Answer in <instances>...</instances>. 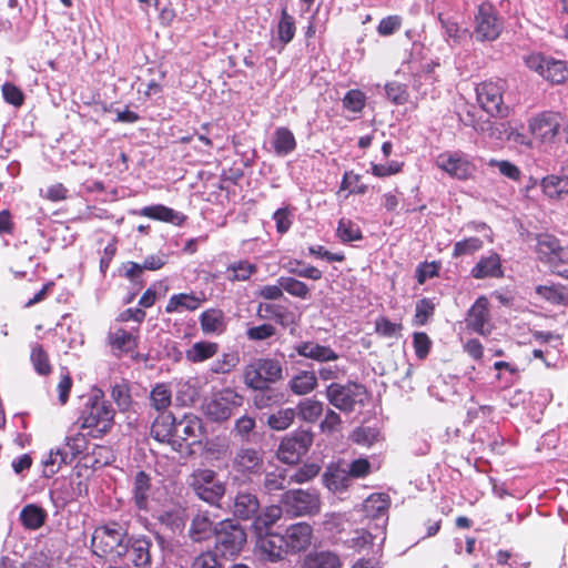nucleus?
<instances>
[{"label":"nucleus","instance_id":"nucleus-1","mask_svg":"<svg viewBox=\"0 0 568 568\" xmlns=\"http://www.w3.org/2000/svg\"><path fill=\"white\" fill-rule=\"evenodd\" d=\"M80 428L90 429L93 437H101L109 433L114 423V409L104 399L101 390L93 392L79 417Z\"/></svg>","mask_w":568,"mask_h":568},{"label":"nucleus","instance_id":"nucleus-2","mask_svg":"<svg viewBox=\"0 0 568 568\" xmlns=\"http://www.w3.org/2000/svg\"><path fill=\"white\" fill-rule=\"evenodd\" d=\"M126 530L116 523L97 527L91 537V547L94 555L122 558L125 548Z\"/></svg>","mask_w":568,"mask_h":568},{"label":"nucleus","instance_id":"nucleus-3","mask_svg":"<svg viewBox=\"0 0 568 568\" xmlns=\"http://www.w3.org/2000/svg\"><path fill=\"white\" fill-rule=\"evenodd\" d=\"M243 377L247 387L265 390L283 378V367L277 359L255 358L245 366Z\"/></svg>","mask_w":568,"mask_h":568},{"label":"nucleus","instance_id":"nucleus-4","mask_svg":"<svg viewBox=\"0 0 568 568\" xmlns=\"http://www.w3.org/2000/svg\"><path fill=\"white\" fill-rule=\"evenodd\" d=\"M186 484L201 500L211 505H216L226 491V484L219 478L216 471L209 468L194 469Z\"/></svg>","mask_w":568,"mask_h":568},{"label":"nucleus","instance_id":"nucleus-5","mask_svg":"<svg viewBox=\"0 0 568 568\" xmlns=\"http://www.w3.org/2000/svg\"><path fill=\"white\" fill-rule=\"evenodd\" d=\"M507 83L503 79L487 80L476 85V98L480 108L491 116H506L508 108L504 103Z\"/></svg>","mask_w":568,"mask_h":568},{"label":"nucleus","instance_id":"nucleus-6","mask_svg":"<svg viewBox=\"0 0 568 568\" xmlns=\"http://www.w3.org/2000/svg\"><path fill=\"white\" fill-rule=\"evenodd\" d=\"M243 404V396L233 388L226 387L216 393L206 400L204 412L209 418L214 422H224L229 419L234 409Z\"/></svg>","mask_w":568,"mask_h":568},{"label":"nucleus","instance_id":"nucleus-7","mask_svg":"<svg viewBox=\"0 0 568 568\" xmlns=\"http://www.w3.org/2000/svg\"><path fill=\"white\" fill-rule=\"evenodd\" d=\"M285 511L294 517L314 515L320 511V495L315 490H287L282 499Z\"/></svg>","mask_w":568,"mask_h":568},{"label":"nucleus","instance_id":"nucleus-8","mask_svg":"<svg viewBox=\"0 0 568 568\" xmlns=\"http://www.w3.org/2000/svg\"><path fill=\"white\" fill-rule=\"evenodd\" d=\"M525 63L527 68L554 84H561L568 79V68L562 60L541 53H531L525 58Z\"/></svg>","mask_w":568,"mask_h":568},{"label":"nucleus","instance_id":"nucleus-9","mask_svg":"<svg viewBox=\"0 0 568 568\" xmlns=\"http://www.w3.org/2000/svg\"><path fill=\"white\" fill-rule=\"evenodd\" d=\"M216 548L224 556L237 555L246 542L244 529L233 520L219 523L215 529Z\"/></svg>","mask_w":568,"mask_h":568},{"label":"nucleus","instance_id":"nucleus-10","mask_svg":"<svg viewBox=\"0 0 568 568\" xmlns=\"http://www.w3.org/2000/svg\"><path fill=\"white\" fill-rule=\"evenodd\" d=\"M501 30L503 23L495 8L487 2L479 4L475 16V38L480 42L494 41L500 36Z\"/></svg>","mask_w":568,"mask_h":568},{"label":"nucleus","instance_id":"nucleus-11","mask_svg":"<svg viewBox=\"0 0 568 568\" xmlns=\"http://www.w3.org/2000/svg\"><path fill=\"white\" fill-rule=\"evenodd\" d=\"M326 396L329 403L336 408L351 412L357 403H363L365 388L356 383L345 385L332 383L327 387Z\"/></svg>","mask_w":568,"mask_h":568},{"label":"nucleus","instance_id":"nucleus-12","mask_svg":"<svg viewBox=\"0 0 568 568\" xmlns=\"http://www.w3.org/2000/svg\"><path fill=\"white\" fill-rule=\"evenodd\" d=\"M255 534V555L260 560L280 562L288 555L282 534L271 531Z\"/></svg>","mask_w":568,"mask_h":568},{"label":"nucleus","instance_id":"nucleus-13","mask_svg":"<svg viewBox=\"0 0 568 568\" xmlns=\"http://www.w3.org/2000/svg\"><path fill=\"white\" fill-rule=\"evenodd\" d=\"M435 164L449 176L458 180H468L476 171L469 156L462 152H443L436 158Z\"/></svg>","mask_w":568,"mask_h":568},{"label":"nucleus","instance_id":"nucleus-14","mask_svg":"<svg viewBox=\"0 0 568 568\" xmlns=\"http://www.w3.org/2000/svg\"><path fill=\"white\" fill-rule=\"evenodd\" d=\"M313 443L310 432L300 430L285 437L277 449V457L285 464H296Z\"/></svg>","mask_w":568,"mask_h":568},{"label":"nucleus","instance_id":"nucleus-15","mask_svg":"<svg viewBox=\"0 0 568 568\" xmlns=\"http://www.w3.org/2000/svg\"><path fill=\"white\" fill-rule=\"evenodd\" d=\"M287 554L294 555L308 549L313 540V528L307 523L293 524L282 534Z\"/></svg>","mask_w":568,"mask_h":568},{"label":"nucleus","instance_id":"nucleus-16","mask_svg":"<svg viewBox=\"0 0 568 568\" xmlns=\"http://www.w3.org/2000/svg\"><path fill=\"white\" fill-rule=\"evenodd\" d=\"M466 325L475 333L487 336L490 334L489 302L486 296H479L467 313Z\"/></svg>","mask_w":568,"mask_h":568},{"label":"nucleus","instance_id":"nucleus-17","mask_svg":"<svg viewBox=\"0 0 568 568\" xmlns=\"http://www.w3.org/2000/svg\"><path fill=\"white\" fill-rule=\"evenodd\" d=\"M560 129V115L554 112H541L530 119L529 130L541 142H551Z\"/></svg>","mask_w":568,"mask_h":568},{"label":"nucleus","instance_id":"nucleus-18","mask_svg":"<svg viewBox=\"0 0 568 568\" xmlns=\"http://www.w3.org/2000/svg\"><path fill=\"white\" fill-rule=\"evenodd\" d=\"M263 453L252 447L240 448L232 460L235 471L242 475H257L263 469Z\"/></svg>","mask_w":568,"mask_h":568},{"label":"nucleus","instance_id":"nucleus-19","mask_svg":"<svg viewBox=\"0 0 568 568\" xmlns=\"http://www.w3.org/2000/svg\"><path fill=\"white\" fill-rule=\"evenodd\" d=\"M470 275L475 280L504 277L500 255L490 251L487 255L480 256L477 263L471 267Z\"/></svg>","mask_w":568,"mask_h":568},{"label":"nucleus","instance_id":"nucleus-20","mask_svg":"<svg viewBox=\"0 0 568 568\" xmlns=\"http://www.w3.org/2000/svg\"><path fill=\"white\" fill-rule=\"evenodd\" d=\"M152 541L146 537L129 538L125 542V556L136 568H148L151 565Z\"/></svg>","mask_w":568,"mask_h":568},{"label":"nucleus","instance_id":"nucleus-21","mask_svg":"<svg viewBox=\"0 0 568 568\" xmlns=\"http://www.w3.org/2000/svg\"><path fill=\"white\" fill-rule=\"evenodd\" d=\"M323 481L328 490L341 494L351 487L353 479L344 466V463H339L332 464L326 468L323 475Z\"/></svg>","mask_w":568,"mask_h":568},{"label":"nucleus","instance_id":"nucleus-22","mask_svg":"<svg viewBox=\"0 0 568 568\" xmlns=\"http://www.w3.org/2000/svg\"><path fill=\"white\" fill-rule=\"evenodd\" d=\"M261 508L257 496L250 491H239L233 500V515L241 520L255 518Z\"/></svg>","mask_w":568,"mask_h":568},{"label":"nucleus","instance_id":"nucleus-23","mask_svg":"<svg viewBox=\"0 0 568 568\" xmlns=\"http://www.w3.org/2000/svg\"><path fill=\"white\" fill-rule=\"evenodd\" d=\"M204 293L194 294V293H179L172 295L168 304L165 306V312L179 313L183 311L193 312L197 310L205 302Z\"/></svg>","mask_w":568,"mask_h":568},{"label":"nucleus","instance_id":"nucleus-24","mask_svg":"<svg viewBox=\"0 0 568 568\" xmlns=\"http://www.w3.org/2000/svg\"><path fill=\"white\" fill-rule=\"evenodd\" d=\"M437 19L443 29L444 39L450 47L459 45L470 37L469 30L459 26L454 19L443 13H438Z\"/></svg>","mask_w":568,"mask_h":568},{"label":"nucleus","instance_id":"nucleus-25","mask_svg":"<svg viewBox=\"0 0 568 568\" xmlns=\"http://www.w3.org/2000/svg\"><path fill=\"white\" fill-rule=\"evenodd\" d=\"M294 348L300 356L317 362H333L338 358V354L329 346L320 345L315 342H302Z\"/></svg>","mask_w":568,"mask_h":568},{"label":"nucleus","instance_id":"nucleus-26","mask_svg":"<svg viewBox=\"0 0 568 568\" xmlns=\"http://www.w3.org/2000/svg\"><path fill=\"white\" fill-rule=\"evenodd\" d=\"M156 520L169 529L171 532H181L186 523L185 509L181 506H173L168 509H162L155 516Z\"/></svg>","mask_w":568,"mask_h":568},{"label":"nucleus","instance_id":"nucleus-27","mask_svg":"<svg viewBox=\"0 0 568 568\" xmlns=\"http://www.w3.org/2000/svg\"><path fill=\"white\" fill-rule=\"evenodd\" d=\"M564 246L560 245V242L557 237L550 234H540L537 237L536 243V253L540 262L548 265L550 268L551 263H554L555 257L557 256L559 250H562Z\"/></svg>","mask_w":568,"mask_h":568},{"label":"nucleus","instance_id":"nucleus-28","mask_svg":"<svg viewBox=\"0 0 568 568\" xmlns=\"http://www.w3.org/2000/svg\"><path fill=\"white\" fill-rule=\"evenodd\" d=\"M200 326L204 334H222L226 328L225 315L222 310L210 308L200 315Z\"/></svg>","mask_w":568,"mask_h":568},{"label":"nucleus","instance_id":"nucleus-29","mask_svg":"<svg viewBox=\"0 0 568 568\" xmlns=\"http://www.w3.org/2000/svg\"><path fill=\"white\" fill-rule=\"evenodd\" d=\"M219 349L220 346L215 342L199 341L185 351V359L192 364H200L213 358Z\"/></svg>","mask_w":568,"mask_h":568},{"label":"nucleus","instance_id":"nucleus-30","mask_svg":"<svg viewBox=\"0 0 568 568\" xmlns=\"http://www.w3.org/2000/svg\"><path fill=\"white\" fill-rule=\"evenodd\" d=\"M140 214L149 219L169 222L175 225H181L185 221V216L182 213L162 204L144 206L141 209Z\"/></svg>","mask_w":568,"mask_h":568},{"label":"nucleus","instance_id":"nucleus-31","mask_svg":"<svg viewBox=\"0 0 568 568\" xmlns=\"http://www.w3.org/2000/svg\"><path fill=\"white\" fill-rule=\"evenodd\" d=\"M151 491V478L144 471H138L133 481V501L138 509L146 510Z\"/></svg>","mask_w":568,"mask_h":568},{"label":"nucleus","instance_id":"nucleus-32","mask_svg":"<svg viewBox=\"0 0 568 568\" xmlns=\"http://www.w3.org/2000/svg\"><path fill=\"white\" fill-rule=\"evenodd\" d=\"M271 144L277 156H286L296 149L295 136L285 126H280L274 131Z\"/></svg>","mask_w":568,"mask_h":568},{"label":"nucleus","instance_id":"nucleus-33","mask_svg":"<svg viewBox=\"0 0 568 568\" xmlns=\"http://www.w3.org/2000/svg\"><path fill=\"white\" fill-rule=\"evenodd\" d=\"M339 557L331 551H313L307 554L301 564V568H341Z\"/></svg>","mask_w":568,"mask_h":568},{"label":"nucleus","instance_id":"nucleus-34","mask_svg":"<svg viewBox=\"0 0 568 568\" xmlns=\"http://www.w3.org/2000/svg\"><path fill=\"white\" fill-rule=\"evenodd\" d=\"M202 429V423L195 415H185L182 419H174L173 435L174 438L187 440L196 438Z\"/></svg>","mask_w":568,"mask_h":568},{"label":"nucleus","instance_id":"nucleus-35","mask_svg":"<svg viewBox=\"0 0 568 568\" xmlns=\"http://www.w3.org/2000/svg\"><path fill=\"white\" fill-rule=\"evenodd\" d=\"M317 386V376L311 371H301L288 382L291 392L295 395H307Z\"/></svg>","mask_w":568,"mask_h":568},{"label":"nucleus","instance_id":"nucleus-36","mask_svg":"<svg viewBox=\"0 0 568 568\" xmlns=\"http://www.w3.org/2000/svg\"><path fill=\"white\" fill-rule=\"evenodd\" d=\"M216 528L217 526H214V523L211 520L209 514L199 513L192 519L189 534L194 541H201L215 532Z\"/></svg>","mask_w":568,"mask_h":568},{"label":"nucleus","instance_id":"nucleus-37","mask_svg":"<svg viewBox=\"0 0 568 568\" xmlns=\"http://www.w3.org/2000/svg\"><path fill=\"white\" fill-rule=\"evenodd\" d=\"M544 194L551 199L558 200L564 194L568 193V175H548L545 176L540 182Z\"/></svg>","mask_w":568,"mask_h":568},{"label":"nucleus","instance_id":"nucleus-38","mask_svg":"<svg viewBox=\"0 0 568 568\" xmlns=\"http://www.w3.org/2000/svg\"><path fill=\"white\" fill-rule=\"evenodd\" d=\"M390 499L387 494H373L364 501L363 508L367 517L379 518L387 515Z\"/></svg>","mask_w":568,"mask_h":568},{"label":"nucleus","instance_id":"nucleus-39","mask_svg":"<svg viewBox=\"0 0 568 568\" xmlns=\"http://www.w3.org/2000/svg\"><path fill=\"white\" fill-rule=\"evenodd\" d=\"M47 519L45 510L34 504H29L20 511V520L24 528L37 530L43 526Z\"/></svg>","mask_w":568,"mask_h":568},{"label":"nucleus","instance_id":"nucleus-40","mask_svg":"<svg viewBox=\"0 0 568 568\" xmlns=\"http://www.w3.org/2000/svg\"><path fill=\"white\" fill-rule=\"evenodd\" d=\"M283 508L276 505L266 507L261 514H257L253 520L255 532L268 531V529L282 517Z\"/></svg>","mask_w":568,"mask_h":568},{"label":"nucleus","instance_id":"nucleus-41","mask_svg":"<svg viewBox=\"0 0 568 568\" xmlns=\"http://www.w3.org/2000/svg\"><path fill=\"white\" fill-rule=\"evenodd\" d=\"M110 343L121 353L131 354L133 357V353L138 347V336L123 328H119L110 335Z\"/></svg>","mask_w":568,"mask_h":568},{"label":"nucleus","instance_id":"nucleus-42","mask_svg":"<svg viewBox=\"0 0 568 568\" xmlns=\"http://www.w3.org/2000/svg\"><path fill=\"white\" fill-rule=\"evenodd\" d=\"M173 428L174 417L171 414L162 415L154 420L151 434L159 442H170L174 438Z\"/></svg>","mask_w":568,"mask_h":568},{"label":"nucleus","instance_id":"nucleus-43","mask_svg":"<svg viewBox=\"0 0 568 568\" xmlns=\"http://www.w3.org/2000/svg\"><path fill=\"white\" fill-rule=\"evenodd\" d=\"M257 272V266L246 260L234 262L226 268L227 280L231 282L247 281Z\"/></svg>","mask_w":568,"mask_h":568},{"label":"nucleus","instance_id":"nucleus-44","mask_svg":"<svg viewBox=\"0 0 568 568\" xmlns=\"http://www.w3.org/2000/svg\"><path fill=\"white\" fill-rule=\"evenodd\" d=\"M69 454L62 449L50 450L48 456L43 459V475L52 477L55 475L62 465L68 463Z\"/></svg>","mask_w":568,"mask_h":568},{"label":"nucleus","instance_id":"nucleus-45","mask_svg":"<svg viewBox=\"0 0 568 568\" xmlns=\"http://www.w3.org/2000/svg\"><path fill=\"white\" fill-rule=\"evenodd\" d=\"M336 235L343 243H348L361 240L362 231L355 222L343 217L338 221Z\"/></svg>","mask_w":568,"mask_h":568},{"label":"nucleus","instance_id":"nucleus-46","mask_svg":"<svg viewBox=\"0 0 568 568\" xmlns=\"http://www.w3.org/2000/svg\"><path fill=\"white\" fill-rule=\"evenodd\" d=\"M278 283L282 285L284 292L294 297L306 300L310 296L308 286L295 277L281 276L278 277Z\"/></svg>","mask_w":568,"mask_h":568},{"label":"nucleus","instance_id":"nucleus-47","mask_svg":"<svg viewBox=\"0 0 568 568\" xmlns=\"http://www.w3.org/2000/svg\"><path fill=\"white\" fill-rule=\"evenodd\" d=\"M298 416L308 423H314L323 413V404L318 400L306 398L297 405Z\"/></svg>","mask_w":568,"mask_h":568},{"label":"nucleus","instance_id":"nucleus-48","mask_svg":"<svg viewBox=\"0 0 568 568\" xmlns=\"http://www.w3.org/2000/svg\"><path fill=\"white\" fill-rule=\"evenodd\" d=\"M296 416L294 408H282L267 418V424L272 429L284 430L288 428Z\"/></svg>","mask_w":568,"mask_h":568},{"label":"nucleus","instance_id":"nucleus-49","mask_svg":"<svg viewBox=\"0 0 568 568\" xmlns=\"http://www.w3.org/2000/svg\"><path fill=\"white\" fill-rule=\"evenodd\" d=\"M295 20L294 18L288 14L286 9H283L281 12V19L277 24V37L278 40L287 44L291 42L295 36Z\"/></svg>","mask_w":568,"mask_h":568},{"label":"nucleus","instance_id":"nucleus-50","mask_svg":"<svg viewBox=\"0 0 568 568\" xmlns=\"http://www.w3.org/2000/svg\"><path fill=\"white\" fill-rule=\"evenodd\" d=\"M30 359H31L34 371L39 375L45 376L51 373V364L49 362V356H48L47 352L42 348L41 345L36 344L32 347Z\"/></svg>","mask_w":568,"mask_h":568},{"label":"nucleus","instance_id":"nucleus-51","mask_svg":"<svg viewBox=\"0 0 568 568\" xmlns=\"http://www.w3.org/2000/svg\"><path fill=\"white\" fill-rule=\"evenodd\" d=\"M286 475L284 469H276L265 474L262 487L267 494L282 490L286 487Z\"/></svg>","mask_w":568,"mask_h":568},{"label":"nucleus","instance_id":"nucleus-52","mask_svg":"<svg viewBox=\"0 0 568 568\" xmlns=\"http://www.w3.org/2000/svg\"><path fill=\"white\" fill-rule=\"evenodd\" d=\"M483 246L484 243L479 237L471 236L464 239L454 244L453 257L457 258L465 255H473L481 250Z\"/></svg>","mask_w":568,"mask_h":568},{"label":"nucleus","instance_id":"nucleus-53","mask_svg":"<svg viewBox=\"0 0 568 568\" xmlns=\"http://www.w3.org/2000/svg\"><path fill=\"white\" fill-rule=\"evenodd\" d=\"M171 397L170 388L164 384H158L150 395L151 405L156 410H164L171 405Z\"/></svg>","mask_w":568,"mask_h":568},{"label":"nucleus","instance_id":"nucleus-54","mask_svg":"<svg viewBox=\"0 0 568 568\" xmlns=\"http://www.w3.org/2000/svg\"><path fill=\"white\" fill-rule=\"evenodd\" d=\"M387 99L396 104L402 105L408 101V91L405 84L398 82H388L385 85Z\"/></svg>","mask_w":568,"mask_h":568},{"label":"nucleus","instance_id":"nucleus-55","mask_svg":"<svg viewBox=\"0 0 568 568\" xmlns=\"http://www.w3.org/2000/svg\"><path fill=\"white\" fill-rule=\"evenodd\" d=\"M375 331L378 335L387 338L397 337L402 331L400 323L390 322L386 317H378L375 321Z\"/></svg>","mask_w":568,"mask_h":568},{"label":"nucleus","instance_id":"nucleus-56","mask_svg":"<svg viewBox=\"0 0 568 568\" xmlns=\"http://www.w3.org/2000/svg\"><path fill=\"white\" fill-rule=\"evenodd\" d=\"M536 294L551 304H564L567 295L554 285H538Z\"/></svg>","mask_w":568,"mask_h":568},{"label":"nucleus","instance_id":"nucleus-57","mask_svg":"<svg viewBox=\"0 0 568 568\" xmlns=\"http://www.w3.org/2000/svg\"><path fill=\"white\" fill-rule=\"evenodd\" d=\"M366 102V97L361 90H349L343 98V105L351 112H361Z\"/></svg>","mask_w":568,"mask_h":568},{"label":"nucleus","instance_id":"nucleus-58","mask_svg":"<svg viewBox=\"0 0 568 568\" xmlns=\"http://www.w3.org/2000/svg\"><path fill=\"white\" fill-rule=\"evenodd\" d=\"M111 396L121 410H126L130 407L131 396L125 383L115 384L112 387Z\"/></svg>","mask_w":568,"mask_h":568},{"label":"nucleus","instance_id":"nucleus-59","mask_svg":"<svg viewBox=\"0 0 568 568\" xmlns=\"http://www.w3.org/2000/svg\"><path fill=\"white\" fill-rule=\"evenodd\" d=\"M413 346L415 354L419 359H424L429 354L432 341L426 333L416 332L413 335Z\"/></svg>","mask_w":568,"mask_h":568},{"label":"nucleus","instance_id":"nucleus-60","mask_svg":"<svg viewBox=\"0 0 568 568\" xmlns=\"http://www.w3.org/2000/svg\"><path fill=\"white\" fill-rule=\"evenodd\" d=\"M257 315L264 320H275L282 325L284 324V313L281 306L270 303H260L257 306Z\"/></svg>","mask_w":568,"mask_h":568},{"label":"nucleus","instance_id":"nucleus-61","mask_svg":"<svg viewBox=\"0 0 568 568\" xmlns=\"http://www.w3.org/2000/svg\"><path fill=\"white\" fill-rule=\"evenodd\" d=\"M415 311L414 323L416 325H425L434 313V304L430 300L423 298L417 302Z\"/></svg>","mask_w":568,"mask_h":568},{"label":"nucleus","instance_id":"nucleus-62","mask_svg":"<svg viewBox=\"0 0 568 568\" xmlns=\"http://www.w3.org/2000/svg\"><path fill=\"white\" fill-rule=\"evenodd\" d=\"M550 271L568 280V246H564L562 250H559L554 263H551Z\"/></svg>","mask_w":568,"mask_h":568},{"label":"nucleus","instance_id":"nucleus-63","mask_svg":"<svg viewBox=\"0 0 568 568\" xmlns=\"http://www.w3.org/2000/svg\"><path fill=\"white\" fill-rule=\"evenodd\" d=\"M293 214L288 207H281L273 214V220L276 224V231L280 234L286 233L293 223Z\"/></svg>","mask_w":568,"mask_h":568},{"label":"nucleus","instance_id":"nucleus-64","mask_svg":"<svg viewBox=\"0 0 568 568\" xmlns=\"http://www.w3.org/2000/svg\"><path fill=\"white\" fill-rule=\"evenodd\" d=\"M275 333L276 328L272 324H262L250 327L246 331V336L250 341H265L274 336Z\"/></svg>","mask_w":568,"mask_h":568}]
</instances>
